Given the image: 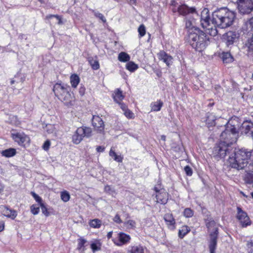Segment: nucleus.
I'll return each mask as SVG.
<instances>
[{
  "label": "nucleus",
  "mask_w": 253,
  "mask_h": 253,
  "mask_svg": "<svg viewBox=\"0 0 253 253\" xmlns=\"http://www.w3.org/2000/svg\"><path fill=\"white\" fill-rule=\"evenodd\" d=\"M217 233L210 234V241L209 244V249L210 253H214L217 245Z\"/></svg>",
  "instance_id": "obj_15"
},
{
  "label": "nucleus",
  "mask_w": 253,
  "mask_h": 253,
  "mask_svg": "<svg viewBox=\"0 0 253 253\" xmlns=\"http://www.w3.org/2000/svg\"><path fill=\"white\" fill-rule=\"evenodd\" d=\"M126 69L130 72H133L138 68V66L133 62H129L126 65Z\"/></svg>",
  "instance_id": "obj_35"
},
{
  "label": "nucleus",
  "mask_w": 253,
  "mask_h": 253,
  "mask_svg": "<svg viewBox=\"0 0 253 253\" xmlns=\"http://www.w3.org/2000/svg\"><path fill=\"white\" fill-rule=\"evenodd\" d=\"M118 60L121 62H127L130 60V56L126 52H121L118 55Z\"/></svg>",
  "instance_id": "obj_26"
},
{
  "label": "nucleus",
  "mask_w": 253,
  "mask_h": 253,
  "mask_svg": "<svg viewBox=\"0 0 253 253\" xmlns=\"http://www.w3.org/2000/svg\"><path fill=\"white\" fill-rule=\"evenodd\" d=\"M3 189H4L3 185L2 184L0 183V193H1V192L3 191Z\"/></svg>",
  "instance_id": "obj_59"
},
{
  "label": "nucleus",
  "mask_w": 253,
  "mask_h": 253,
  "mask_svg": "<svg viewBox=\"0 0 253 253\" xmlns=\"http://www.w3.org/2000/svg\"><path fill=\"white\" fill-rule=\"evenodd\" d=\"M50 142L48 140L46 141L43 146L42 148L45 150H47L49 149V146H50Z\"/></svg>",
  "instance_id": "obj_54"
},
{
  "label": "nucleus",
  "mask_w": 253,
  "mask_h": 253,
  "mask_svg": "<svg viewBox=\"0 0 253 253\" xmlns=\"http://www.w3.org/2000/svg\"><path fill=\"white\" fill-rule=\"evenodd\" d=\"M113 98L117 103L121 102L125 97L122 91L120 89H116L113 94Z\"/></svg>",
  "instance_id": "obj_21"
},
{
  "label": "nucleus",
  "mask_w": 253,
  "mask_h": 253,
  "mask_svg": "<svg viewBox=\"0 0 253 253\" xmlns=\"http://www.w3.org/2000/svg\"><path fill=\"white\" fill-rule=\"evenodd\" d=\"M15 154L16 150L14 148H9L2 152V155L6 157L13 156Z\"/></svg>",
  "instance_id": "obj_29"
},
{
  "label": "nucleus",
  "mask_w": 253,
  "mask_h": 253,
  "mask_svg": "<svg viewBox=\"0 0 253 253\" xmlns=\"http://www.w3.org/2000/svg\"><path fill=\"white\" fill-rule=\"evenodd\" d=\"M154 190L157 193L156 195L157 202L161 204H166L168 200V194L166 191L164 189H159L157 187H155Z\"/></svg>",
  "instance_id": "obj_11"
},
{
  "label": "nucleus",
  "mask_w": 253,
  "mask_h": 253,
  "mask_svg": "<svg viewBox=\"0 0 253 253\" xmlns=\"http://www.w3.org/2000/svg\"><path fill=\"white\" fill-rule=\"evenodd\" d=\"M61 198L65 202H68L70 198L69 193L65 191L61 193Z\"/></svg>",
  "instance_id": "obj_37"
},
{
  "label": "nucleus",
  "mask_w": 253,
  "mask_h": 253,
  "mask_svg": "<svg viewBox=\"0 0 253 253\" xmlns=\"http://www.w3.org/2000/svg\"><path fill=\"white\" fill-rule=\"evenodd\" d=\"M161 139L165 141L166 140V136L165 135L161 136Z\"/></svg>",
  "instance_id": "obj_62"
},
{
  "label": "nucleus",
  "mask_w": 253,
  "mask_h": 253,
  "mask_svg": "<svg viewBox=\"0 0 253 253\" xmlns=\"http://www.w3.org/2000/svg\"><path fill=\"white\" fill-rule=\"evenodd\" d=\"M53 17H56V19L58 20V24L59 25H61V24H62V21L61 20V19L60 18V17L59 16H58L57 15H49L48 16H47L46 18L49 19V18H51Z\"/></svg>",
  "instance_id": "obj_51"
},
{
  "label": "nucleus",
  "mask_w": 253,
  "mask_h": 253,
  "mask_svg": "<svg viewBox=\"0 0 253 253\" xmlns=\"http://www.w3.org/2000/svg\"><path fill=\"white\" fill-rule=\"evenodd\" d=\"M130 0V2L132 1L133 3H134L135 1V0Z\"/></svg>",
  "instance_id": "obj_64"
},
{
  "label": "nucleus",
  "mask_w": 253,
  "mask_h": 253,
  "mask_svg": "<svg viewBox=\"0 0 253 253\" xmlns=\"http://www.w3.org/2000/svg\"><path fill=\"white\" fill-rule=\"evenodd\" d=\"M86 242V241L84 239H80L79 240L78 248L81 250L82 248L84 246V244Z\"/></svg>",
  "instance_id": "obj_49"
},
{
  "label": "nucleus",
  "mask_w": 253,
  "mask_h": 253,
  "mask_svg": "<svg viewBox=\"0 0 253 253\" xmlns=\"http://www.w3.org/2000/svg\"><path fill=\"white\" fill-rule=\"evenodd\" d=\"M180 14L185 15L189 13L196 14V9L193 7L189 8L187 5L184 4L180 5L178 9Z\"/></svg>",
  "instance_id": "obj_17"
},
{
  "label": "nucleus",
  "mask_w": 253,
  "mask_h": 253,
  "mask_svg": "<svg viewBox=\"0 0 253 253\" xmlns=\"http://www.w3.org/2000/svg\"><path fill=\"white\" fill-rule=\"evenodd\" d=\"M94 15L96 17L99 18L103 22L105 23L106 22V18L104 17L102 14L99 12H95Z\"/></svg>",
  "instance_id": "obj_46"
},
{
  "label": "nucleus",
  "mask_w": 253,
  "mask_h": 253,
  "mask_svg": "<svg viewBox=\"0 0 253 253\" xmlns=\"http://www.w3.org/2000/svg\"><path fill=\"white\" fill-rule=\"evenodd\" d=\"M112 233L113 232H109L107 234V237L109 239L110 238H111L112 237Z\"/></svg>",
  "instance_id": "obj_60"
},
{
  "label": "nucleus",
  "mask_w": 253,
  "mask_h": 253,
  "mask_svg": "<svg viewBox=\"0 0 253 253\" xmlns=\"http://www.w3.org/2000/svg\"><path fill=\"white\" fill-rule=\"evenodd\" d=\"M69 86L60 84H56L53 88V91L56 97L62 101L66 105H72L74 98L70 93Z\"/></svg>",
  "instance_id": "obj_4"
},
{
  "label": "nucleus",
  "mask_w": 253,
  "mask_h": 253,
  "mask_svg": "<svg viewBox=\"0 0 253 253\" xmlns=\"http://www.w3.org/2000/svg\"><path fill=\"white\" fill-rule=\"evenodd\" d=\"M241 132L253 136V124L248 122H244L241 127Z\"/></svg>",
  "instance_id": "obj_14"
},
{
  "label": "nucleus",
  "mask_w": 253,
  "mask_h": 253,
  "mask_svg": "<svg viewBox=\"0 0 253 253\" xmlns=\"http://www.w3.org/2000/svg\"><path fill=\"white\" fill-rule=\"evenodd\" d=\"M236 17L235 13L227 8H221L212 14L211 23H210L209 11L204 8L201 12L200 24L210 35L214 37L217 34L216 27L226 28L232 25Z\"/></svg>",
  "instance_id": "obj_1"
},
{
  "label": "nucleus",
  "mask_w": 253,
  "mask_h": 253,
  "mask_svg": "<svg viewBox=\"0 0 253 253\" xmlns=\"http://www.w3.org/2000/svg\"><path fill=\"white\" fill-rule=\"evenodd\" d=\"M188 41L195 50L201 52L209 43V38L202 31L195 29V31L189 32Z\"/></svg>",
  "instance_id": "obj_3"
},
{
  "label": "nucleus",
  "mask_w": 253,
  "mask_h": 253,
  "mask_svg": "<svg viewBox=\"0 0 253 253\" xmlns=\"http://www.w3.org/2000/svg\"><path fill=\"white\" fill-rule=\"evenodd\" d=\"M207 227L208 229L209 232L211 233L218 234L217 228L216 226L215 222L213 220H210L206 224Z\"/></svg>",
  "instance_id": "obj_22"
},
{
  "label": "nucleus",
  "mask_w": 253,
  "mask_h": 253,
  "mask_svg": "<svg viewBox=\"0 0 253 253\" xmlns=\"http://www.w3.org/2000/svg\"><path fill=\"white\" fill-rule=\"evenodd\" d=\"M252 152V156L250 159V163L247 169V172H253V151Z\"/></svg>",
  "instance_id": "obj_42"
},
{
  "label": "nucleus",
  "mask_w": 253,
  "mask_h": 253,
  "mask_svg": "<svg viewBox=\"0 0 253 253\" xmlns=\"http://www.w3.org/2000/svg\"><path fill=\"white\" fill-rule=\"evenodd\" d=\"M184 171L188 176H191L193 173L191 168L188 166H187L184 168Z\"/></svg>",
  "instance_id": "obj_48"
},
{
  "label": "nucleus",
  "mask_w": 253,
  "mask_h": 253,
  "mask_svg": "<svg viewBox=\"0 0 253 253\" xmlns=\"http://www.w3.org/2000/svg\"><path fill=\"white\" fill-rule=\"evenodd\" d=\"M124 115L128 119H132L134 117L133 113L127 109L124 111Z\"/></svg>",
  "instance_id": "obj_45"
},
{
  "label": "nucleus",
  "mask_w": 253,
  "mask_h": 253,
  "mask_svg": "<svg viewBox=\"0 0 253 253\" xmlns=\"http://www.w3.org/2000/svg\"><path fill=\"white\" fill-rule=\"evenodd\" d=\"M0 211L4 216L10 217L12 219H14L17 216L16 212L15 211L11 210L5 206H0Z\"/></svg>",
  "instance_id": "obj_16"
},
{
  "label": "nucleus",
  "mask_w": 253,
  "mask_h": 253,
  "mask_svg": "<svg viewBox=\"0 0 253 253\" xmlns=\"http://www.w3.org/2000/svg\"><path fill=\"white\" fill-rule=\"evenodd\" d=\"M164 219L168 226H174L175 224V221L172 213H166L164 216Z\"/></svg>",
  "instance_id": "obj_20"
},
{
  "label": "nucleus",
  "mask_w": 253,
  "mask_h": 253,
  "mask_svg": "<svg viewBox=\"0 0 253 253\" xmlns=\"http://www.w3.org/2000/svg\"><path fill=\"white\" fill-rule=\"evenodd\" d=\"M252 153V152L246 149H241L236 150L233 154L229 156L228 163L232 168L238 170L244 169L247 172Z\"/></svg>",
  "instance_id": "obj_2"
},
{
  "label": "nucleus",
  "mask_w": 253,
  "mask_h": 253,
  "mask_svg": "<svg viewBox=\"0 0 253 253\" xmlns=\"http://www.w3.org/2000/svg\"><path fill=\"white\" fill-rule=\"evenodd\" d=\"M96 150L97 152H103L104 151V147H102V146H98L97 148H96Z\"/></svg>",
  "instance_id": "obj_57"
},
{
  "label": "nucleus",
  "mask_w": 253,
  "mask_h": 253,
  "mask_svg": "<svg viewBox=\"0 0 253 253\" xmlns=\"http://www.w3.org/2000/svg\"><path fill=\"white\" fill-rule=\"evenodd\" d=\"M131 253H144V249L140 246H135L131 248Z\"/></svg>",
  "instance_id": "obj_34"
},
{
  "label": "nucleus",
  "mask_w": 253,
  "mask_h": 253,
  "mask_svg": "<svg viewBox=\"0 0 253 253\" xmlns=\"http://www.w3.org/2000/svg\"><path fill=\"white\" fill-rule=\"evenodd\" d=\"M101 244L99 241H96L95 242L92 243L90 245V248L93 252L95 253L96 251H100L101 250Z\"/></svg>",
  "instance_id": "obj_31"
},
{
  "label": "nucleus",
  "mask_w": 253,
  "mask_h": 253,
  "mask_svg": "<svg viewBox=\"0 0 253 253\" xmlns=\"http://www.w3.org/2000/svg\"><path fill=\"white\" fill-rule=\"evenodd\" d=\"M118 238L119 242L116 243V244L118 246H121L124 244H126L130 239V237L129 235L124 233H120L119 234Z\"/></svg>",
  "instance_id": "obj_19"
},
{
  "label": "nucleus",
  "mask_w": 253,
  "mask_h": 253,
  "mask_svg": "<svg viewBox=\"0 0 253 253\" xmlns=\"http://www.w3.org/2000/svg\"><path fill=\"white\" fill-rule=\"evenodd\" d=\"M4 225L3 223H0V232L4 229Z\"/></svg>",
  "instance_id": "obj_58"
},
{
  "label": "nucleus",
  "mask_w": 253,
  "mask_h": 253,
  "mask_svg": "<svg viewBox=\"0 0 253 253\" xmlns=\"http://www.w3.org/2000/svg\"><path fill=\"white\" fill-rule=\"evenodd\" d=\"M10 119L11 124L15 126H17L19 124V121L17 120V118L16 116H13L10 118Z\"/></svg>",
  "instance_id": "obj_47"
},
{
  "label": "nucleus",
  "mask_w": 253,
  "mask_h": 253,
  "mask_svg": "<svg viewBox=\"0 0 253 253\" xmlns=\"http://www.w3.org/2000/svg\"><path fill=\"white\" fill-rule=\"evenodd\" d=\"M238 136L236 127L228 125L225 130L221 133L220 140H222L223 142L230 146V145L236 142Z\"/></svg>",
  "instance_id": "obj_5"
},
{
  "label": "nucleus",
  "mask_w": 253,
  "mask_h": 253,
  "mask_svg": "<svg viewBox=\"0 0 253 253\" xmlns=\"http://www.w3.org/2000/svg\"><path fill=\"white\" fill-rule=\"evenodd\" d=\"M239 38V34L235 31H228L223 35V39L227 46L232 45Z\"/></svg>",
  "instance_id": "obj_10"
},
{
  "label": "nucleus",
  "mask_w": 253,
  "mask_h": 253,
  "mask_svg": "<svg viewBox=\"0 0 253 253\" xmlns=\"http://www.w3.org/2000/svg\"><path fill=\"white\" fill-rule=\"evenodd\" d=\"M183 214L186 218H190L193 216L194 211L190 208H186L183 211Z\"/></svg>",
  "instance_id": "obj_36"
},
{
  "label": "nucleus",
  "mask_w": 253,
  "mask_h": 253,
  "mask_svg": "<svg viewBox=\"0 0 253 253\" xmlns=\"http://www.w3.org/2000/svg\"><path fill=\"white\" fill-rule=\"evenodd\" d=\"M109 156L110 157H113L114 160L118 162H122L123 157L121 156H119L117 155L115 151L112 148L109 152Z\"/></svg>",
  "instance_id": "obj_30"
},
{
  "label": "nucleus",
  "mask_w": 253,
  "mask_h": 253,
  "mask_svg": "<svg viewBox=\"0 0 253 253\" xmlns=\"http://www.w3.org/2000/svg\"><path fill=\"white\" fill-rule=\"evenodd\" d=\"M113 220L114 222L117 223H122V220L121 219L120 216L118 214H116L115 216L113 218Z\"/></svg>",
  "instance_id": "obj_52"
},
{
  "label": "nucleus",
  "mask_w": 253,
  "mask_h": 253,
  "mask_svg": "<svg viewBox=\"0 0 253 253\" xmlns=\"http://www.w3.org/2000/svg\"><path fill=\"white\" fill-rule=\"evenodd\" d=\"M110 188V186H107L105 187V189L107 190V189H109Z\"/></svg>",
  "instance_id": "obj_63"
},
{
  "label": "nucleus",
  "mask_w": 253,
  "mask_h": 253,
  "mask_svg": "<svg viewBox=\"0 0 253 253\" xmlns=\"http://www.w3.org/2000/svg\"><path fill=\"white\" fill-rule=\"evenodd\" d=\"M118 103L119 104L121 109L124 111V112L127 109V107L125 104L121 103V102Z\"/></svg>",
  "instance_id": "obj_56"
},
{
  "label": "nucleus",
  "mask_w": 253,
  "mask_h": 253,
  "mask_svg": "<svg viewBox=\"0 0 253 253\" xmlns=\"http://www.w3.org/2000/svg\"><path fill=\"white\" fill-rule=\"evenodd\" d=\"M46 131L48 133L53 134L54 136H57V132L56 130L55 126L52 125H48L46 126Z\"/></svg>",
  "instance_id": "obj_33"
},
{
  "label": "nucleus",
  "mask_w": 253,
  "mask_h": 253,
  "mask_svg": "<svg viewBox=\"0 0 253 253\" xmlns=\"http://www.w3.org/2000/svg\"><path fill=\"white\" fill-rule=\"evenodd\" d=\"M247 245L249 249H251V251H253V241H248Z\"/></svg>",
  "instance_id": "obj_55"
},
{
  "label": "nucleus",
  "mask_w": 253,
  "mask_h": 253,
  "mask_svg": "<svg viewBox=\"0 0 253 253\" xmlns=\"http://www.w3.org/2000/svg\"><path fill=\"white\" fill-rule=\"evenodd\" d=\"M246 25L248 30H252L253 29V17L246 22Z\"/></svg>",
  "instance_id": "obj_40"
},
{
  "label": "nucleus",
  "mask_w": 253,
  "mask_h": 253,
  "mask_svg": "<svg viewBox=\"0 0 253 253\" xmlns=\"http://www.w3.org/2000/svg\"><path fill=\"white\" fill-rule=\"evenodd\" d=\"M91 132V129L89 127H80L78 128L72 136V142L75 144H79L84 136H90Z\"/></svg>",
  "instance_id": "obj_7"
},
{
  "label": "nucleus",
  "mask_w": 253,
  "mask_h": 253,
  "mask_svg": "<svg viewBox=\"0 0 253 253\" xmlns=\"http://www.w3.org/2000/svg\"><path fill=\"white\" fill-rule=\"evenodd\" d=\"M245 45L249 50L253 51V38H251L250 39L248 40Z\"/></svg>",
  "instance_id": "obj_39"
},
{
  "label": "nucleus",
  "mask_w": 253,
  "mask_h": 253,
  "mask_svg": "<svg viewBox=\"0 0 253 253\" xmlns=\"http://www.w3.org/2000/svg\"><path fill=\"white\" fill-rule=\"evenodd\" d=\"M238 214L237 215V219L239 220L242 226L245 227L251 224V220L246 212L243 211L242 209L237 208Z\"/></svg>",
  "instance_id": "obj_12"
},
{
  "label": "nucleus",
  "mask_w": 253,
  "mask_h": 253,
  "mask_svg": "<svg viewBox=\"0 0 253 253\" xmlns=\"http://www.w3.org/2000/svg\"><path fill=\"white\" fill-rule=\"evenodd\" d=\"M102 222L98 219H94L89 222V226L92 228H99L101 225Z\"/></svg>",
  "instance_id": "obj_28"
},
{
  "label": "nucleus",
  "mask_w": 253,
  "mask_h": 253,
  "mask_svg": "<svg viewBox=\"0 0 253 253\" xmlns=\"http://www.w3.org/2000/svg\"><path fill=\"white\" fill-rule=\"evenodd\" d=\"M88 62L93 70H97L99 68V64L97 57H89Z\"/></svg>",
  "instance_id": "obj_24"
},
{
  "label": "nucleus",
  "mask_w": 253,
  "mask_h": 253,
  "mask_svg": "<svg viewBox=\"0 0 253 253\" xmlns=\"http://www.w3.org/2000/svg\"><path fill=\"white\" fill-rule=\"evenodd\" d=\"M138 31L141 37L144 36L146 33L145 26L143 24L141 25L138 28Z\"/></svg>",
  "instance_id": "obj_44"
},
{
  "label": "nucleus",
  "mask_w": 253,
  "mask_h": 253,
  "mask_svg": "<svg viewBox=\"0 0 253 253\" xmlns=\"http://www.w3.org/2000/svg\"><path fill=\"white\" fill-rule=\"evenodd\" d=\"M32 195L33 197L34 198V199L36 200V201L39 202V204H40L41 203H42V200L39 196H38L34 192H32Z\"/></svg>",
  "instance_id": "obj_50"
},
{
  "label": "nucleus",
  "mask_w": 253,
  "mask_h": 253,
  "mask_svg": "<svg viewBox=\"0 0 253 253\" xmlns=\"http://www.w3.org/2000/svg\"><path fill=\"white\" fill-rule=\"evenodd\" d=\"M70 82L73 87H76L80 82V78L77 75H72L70 77Z\"/></svg>",
  "instance_id": "obj_27"
},
{
  "label": "nucleus",
  "mask_w": 253,
  "mask_h": 253,
  "mask_svg": "<svg viewBox=\"0 0 253 253\" xmlns=\"http://www.w3.org/2000/svg\"><path fill=\"white\" fill-rule=\"evenodd\" d=\"M190 229L187 226H183L181 229L179 230V236L180 238H182L185 235H186L189 231Z\"/></svg>",
  "instance_id": "obj_32"
},
{
  "label": "nucleus",
  "mask_w": 253,
  "mask_h": 253,
  "mask_svg": "<svg viewBox=\"0 0 253 253\" xmlns=\"http://www.w3.org/2000/svg\"><path fill=\"white\" fill-rule=\"evenodd\" d=\"M210 118H211L212 119H212V121H214V119H213V116L212 115H211L210 116H209L208 117V120H209Z\"/></svg>",
  "instance_id": "obj_61"
},
{
  "label": "nucleus",
  "mask_w": 253,
  "mask_h": 253,
  "mask_svg": "<svg viewBox=\"0 0 253 253\" xmlns=\"http://www.w3.org/2000/svg\"><path fill=\"white\" fill-rule=\"evenodd\" d=\"M237 3L241 13L249 14L253 10V0H238Z\"/></svg>",
  "instance_id": "obj_8"
},
{
  "label": "nucleus",
  "mask_w": 253,
  "mask_h": 253,
  "mask_svg": "<svg viewBox=\"0 0 253 253\" xmlns=\"http://www.w3.org/2000/svg\"><path fill=\"white\" fill-rule=\"evenodd\" d=\"M159 58L160 59L163 61L164 62L169 66L172 63V57L168 55L164 51H161L158 54Z\"/></svg>",
  "instance_id": "obj_18"
},
{
  "label": "nucleus",
  "mask_w": 253,
  "mask_h": 253,
  "mask_svg": "<svg viewBox=\"0 0 253 253\" xmlns=\"http://www.w3.org/2000/svg\"><path fill=\"white\" fill-rule=\"evenodd\" d=\"M163 105V102L160 100L153 102L151 104V110L153 111H160Z\"/></svg>",
  "instance_id": "obj_25"
},
{
  "label": "nucleus",
  "mask_w": 253,
  "mask_h": 253,
  "mask_svg": "<svg viewBox=\"0 0 253 253\" xmlns=\"http://www.w3.org/2000/svg\"><path fill=\"white\" fill-rule=\"evenodd\" d=\"M40 205V207L41 208L42 211V213L45 215L46 216H48L49 215V212L47 211V209L43 203H41Z\"/></svg>",
  "instance_id": "obj_41"
},
{
  "label": "nucleus",
  "mask_w": 253,
  "mask_h": 253,
  "mask_svg": "<svg viewBox=\"0 0 253 253\" xmlns=\"http://www.w3.org/2000/svg\"><path fill=\"white\" fill-rule=\"evenodd\" d=\"M39 211L40 207L39 206H36L35 205H33L31 206V211L33 214L36 215L38 214Z\"/></svg>",
  "instance_id": "obj_43"
},
{
  "label": "nucleus",
  "mask_w": 253,
  "mask_h": 253,
  "mask_svg": "<svg viewBox=\"0 0 253 253\" xmlns=\"http://www.w3.org/2000/svg\"><path fill=\"white\" fill-rule=\"evenodd\" d=\"M229 146L220 140L219 143L217 144L213 148L212 155L216 159L223 158L226 154L229 153Z\"/></svg>",
  "instance_id": "obj_6"
},
{
  "label": "nucleus",
  "mask_w": 253,
  "mask_h": 253,
  "mask_svg": "<svg viewBox=\"0 0 253 253\" xmlns=\"http://www.w3.org/2000/svg\"><path fill=\"white\" fill-rule=\"evenodd\" d=\"M12 138L15 142L20 146L26 147L29 145L30 138L29 136L23 132H17L11 134Z\"/></svg>",
  "instance_id": "obj_9"
},
{
  "label": "nucleus",
  "mask_w": 253,
  "mask_h": 253,
  "mask_svg": "<svg viewBox=\"0 0 253 253\" xmlns=\"http://www.w3.org/2000/svg\"><path fill=\"white\" fill-rule=\"evenodd\" d=\"M221 57L223 62L225 63H231L233 61V56L231 55L230 53L228 52H222Z\"/></svg>",
  "instance_id": "obj_23"
},
{
  "label": "nucleus",
  "mask_w": 253,
  "mask_h": 253,
  "mask_svg": "<svg viewBox=\"0 0 253 253\" xmlns=\"http://www.w3.org/2000/svg\"><path fill=\"white\" fill-rule=\"evenodd\" d=\"M92 125L99 132L104 130V125L102 119L98 116H93L92 120Z\"/></svg>",
  "instance_id": "obj_13"
},
{
  "label": "nucleus",
  "mask_w": 253,
  "mask_h": 253,
  "mask_svg": "<svg viewBox=\"0 0 253 253\" xmlns=\"http://www.w3.org/2000/svg\"><path fill=\"white\" fill-rule=\"evenodd\" d=\"M124 224L126 225L127 228H133L135 227L136 222L133 220H128L125 222Z\"/></svg>",
  "instance_id": "obj_38"
},
{
  "label": "nucleus",
  "mask_w": 253,
  "mask_h": 253,
  "mask_svg": "<svg viewBox=\"0 0 253 253\" xmlns=\"http://www.w3.org/2000/svg\"><path fill=\"white\" fill-rule=\"evenodd\" d=\"M196 25V22L195 21H191L188 20L186 23V27H190L191 26L192 27H194Z\"/></svg>",
  "instance_id": "obj_53"
}]
</instances>
